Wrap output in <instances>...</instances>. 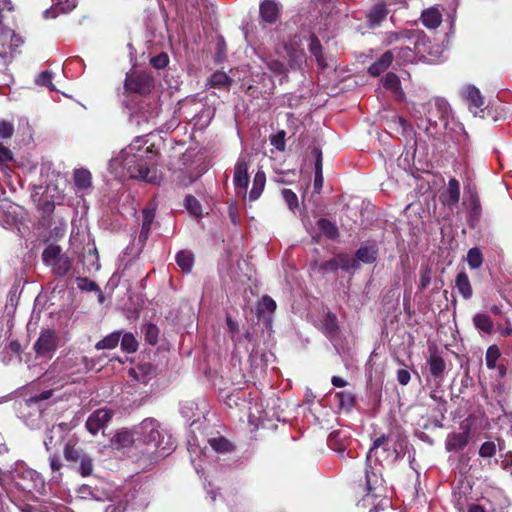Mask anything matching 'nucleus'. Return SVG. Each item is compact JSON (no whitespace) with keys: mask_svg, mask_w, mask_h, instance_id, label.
Instances as JSON below:
<instances>
[{"mask_svg":"<svg viewBox=\"0 0 512 512\" xmlns=\"http://www.w3.org/2000/svg\"><path fill=\"white\" fill-rule=\"evenodd\" d=\"M157 155L151 147L131 144L121 151L118 160L129 178L158 184Z\"/></svg>","mask_w":512,"mask_h":512,"instance_id":"obj_1","label":"nucleus"},{"mask_svg":"<svg viewBox=\"0 0 512 512\" xmlns=\"http://www.w3.org/2000/svg\"><path fill=\"white\" fill-rule=\"evenodd\" d=\"M411 114L418 129L430 137H436L447 128L450 106L445 99L436 97L426 103L415 104Z\"/></svg>","mask_w":512,"mask_h":512,"instance_id":"obj_2","label":"nucleus"},{"mask_svg":"<svg viewBox=\"0 0 512 512\" xmlns=\"http://www.w3.org/2000/svg\"><path fill=\"white\" fill-rule=\"evenodd\" d=\"M311 154L314 158V191L309 198H306V193L302 197L304 209L302 222L311 238L318 242L320 239V208L317 203L320 194V149L315 147Z\"/></svg>","mask_w":512,"mask_h":512,"instance_id":"obj_3","label":"nucleus"},{"mask_svg":"<svg viewBox=\"0 0 512 512\" xmlns=\"http://www.w3.org/2000/svg\"><path fill=\"white\" fill-rule=\"evenodd\" d=\"M63 456L69 467L75 469L82 477L92 475L94 461L75 439H69L63 448Z\"/></svg>","mask_w":512,"mask_h":512,"instance_id":"obj_4","label":"nucleus"},{"mask_svg":"<svg viewBox=\"0 0 512 512\" xmlns=\"http://www.w3.org/2000/svg\"><path fill=\"white\" fill-rule=\"evenodd\" d=\"M42 261L44 265L51 268L52 274L57 278L66 276L72 268V259L63 253L58 244H48L42 252Z\"/></svg>","mask_w":512,"mask_h":512,"instance_id":"obj_5","label":"nucleus"},{"mask_svg":"<svg viewBox=\"0 0 512 512\" xmlns=\"http://www.w3.org/2000/svg\"><path fill=\"white\" fill-rule=\"evenodd\" d=\"M137 434L139 441H142L146 446V453L153 454L161 445L162 432L160 424L157 420L152 418L144 419L137 427Z\"/></svg>","mask_w":512,"mask_h":512,"instance_id":"obj_6","label":"nucleus"},{"mask_svg":"<svg viewBox=\"0 0 512 512\" xmlns=\"http://www.w3.org/2000/svg\"><path fill=\"white\" fill-rule=\"evenodd\" d=\"M154 86V78L148 73L132 71L126 74L124 89L127 94L148 95Z\"/></svg>","mask_w":512,"mask_h":512,"instance_id":"obj_7","label":"nucleus"},{"mask_svg":"<svg viewBox=\"0 0 512 512\" xmlns=\"http://www.w3.org/2000/svg\"><path fill=\"white\" fill-rule=\"evenodd\" d=\"M379 448H382L383 451L387 453L385 459L390 463H394L404 455V441H392L389 437L381 435L373 441L366 457L367 460H369L372 453Z\"/></svg>","mask_w":512,"mask_h":512,"instance_id":"obj_8","label":"nucleus"},{"mask_svg":"<svg viewBox=\"0 0 512 512\" xmlns=\"http://www.w3.org/2000/svg\"><path fill=\"white\" fill-rule=\"evenodd\" d=\"M59 343V337L54 329H43L33 345L37 356H47L54 352Z\"/></svg>","mask_w":512,"mask_h":512,"instance_id":"obj_9","label":"nucleus"},{"mask_svg":"<svg viewBox=\"0 0 512 512\" xmlns=\"http://www.w3.org/2000/svg\"><path fill=\"white\" fill-rule=\"evenodd\" d=\"M113 417V412L107 408H100L94 411L86 421L87 430L96 435L101 429H103Z\"/></svg>","mask_w":512,"mask_h":512,"instance_id":"obj_10","label":"nucleus"},{"mask_svg":"<svg viewBox=\"0 0 512 512\" xmlns=\"http://www.w3.org/2000/svg\"><path fill=\"white\" fill-rule=\"evenodd\" d=\"M0 41L2 42L3 50H0V57L6 62L8 58V53L5 50L7 46L10 49V58H12V54L17 51V49L23 44V39L21 36L17 35L13 29L10 27L4 29L0 33Z\"/></svg>","mask_w":512,"mask_h":512,"instance_id":"obj_11","label":"nucleus"},{"mask_svg":"<svg viewBox=\"0 0 512 512\" xmlns=\"http://www.w3.org/2000/svg\"><path fill=\"white\" fill-rule=\"evenodd\" d=\"M440 202L449 210H454L460 200V183L456 178L448 181L446 189L441 193Z\"/></svg>","mask_w":512,"mask_h":512,"instance_id":"obj_12","label":"nucleus"},{"mask_svg":"<svg viewBox=\"0 0 512 512\" xmlns=\"http://www.w3.org/2000/svg\"><path fill=\"white\" fill-rule=\"evenodd\" d=\"M248 156L240 155L235 167H234V176L233 183L236 189H241L246 191L249 184V175H248Z\"/></svg>","mask_w":512,"mask_h":512,"instance_id":"obj_13","label":"nucleus"},{"mask_svg":"<svg viewBox=\"0 0 512 512\" xmlns=\"http://www.w3.org/2000/svg\"><path fill=\"white\" fill-rule=\"evenodd\" d=\"M463 428L462 432H451L447 435L445 448L448 452L463 450L468 445L470 441V428L468 425Z\"/></svg>","mask_w":512,"mask_h":512,"instance_id":"obj_14","label":"nucleus"},{"mask_svg":"<svg viewBox=\"0 0 512 512\" xmlns=\"http://www.w3.org/2000/svg\"><path fill=\"white\" fill-rule=\"evenodd\" d=\"M464 205H466L470 211V220H478L481 214V204L474 185L468 184L465 187Z\"/></svg>","mask_w":512,"mask_h":512,"instance_id":"obj_15","label":"nucleus"},{"mask_svg":"<svg viewBox=\"0 0 512 512\" xmlns=\"http://www.w3.org/2000/svg\"><path fill=\"white\" fill-rule=\"evenodd\" d=\"M462 94L469 106V109L474 113V115H478L479 112H483L482 107L484 106V98L478 88L473 85H468L464 87Z\"/></svg>","mask_w":512,"mask_h":512,"instance_id":"obj_16","label":"nucleus"},{"mask_svg":"<svg viewBox=\"0 0 512 512\" xmlns=\"http://www.w3.org/2000/svg\"><path fill=\"white\" fill-rule=\"evenodd\" d=\"M259 13L262 21L274 24L280 16V9L275 0H263L259 7Z\"/></svg>","mask_w":512,"mask_h":512,"instance_id":"obj_17","label":"nucleus"},{"mask_svg":"<svg viewBox=\"0 0 512 512\" xmlns=\"http://www.w3.org/2000/svg\"><path fill=\"white\" fill-rule=\"evenodd\" d=\"M156 215L155 207H146L142 210V225L139 234V241L145 243L149 238L152 223L154 222Z\"/></svg>","mask_w":512,"mask_h":512,"instance_id":"obj_18","label":"nucleus"},{"mask_svg":"<svg viewBox=\"0 0 512 512\" xmlns=\"http://www.w3.org/2000/svg\"><path fill=\"white\" fill-rule=\"evenodd\" d=\"M327 265L331 268H340L345 271L359 268V263L356 258L344 253L337 255L332 261L328 262Z\"/></svg>","mask_w":512,"mask_h":512,"instance_id":"obj_19","label":"nucleus"},{"mask_svg":"<svg viewBox=\"0 0 512 512\" xmlns=\"http://www.w3.org/2000/svg\"><path fill=\"white\" fill-rule=\"evenodd\" d=\"M327 446L336 452L340 458H345L347 444L345 437L342 436L341 432L334 431L330 433L327 438Z\"/></svg>","mask_w":512,"mask_h":512,"instance_id":"obj_20","label":"nucleus"},{"mask_svg":"<svg viewBox=\"0 0 512 512\" xmlns=\"http://www.w3.org/2000/svg\"><path fill=\"white\" fill-rule=\"evenodd\" d=\"M74 184L78 190L86 191L92 186V174L88 169H75L73 173Z\"/></svg>","mask_w":512,"mask_h":512,"instance_id":"obj_21","label":"nucleus"},{"mask_svg":"<svg viewBox=\"0 0 512 512\" xmlns=\"http://www.w3.org/2000/svg\"><path fill=\"white\" fill-rule=\"evenodd\" d=\"M393 61V52L386 51L382 56L370 65L368 72L372 76H379L383 73Z\"/></svg>","mask_w":512,"mask_h":512,"instance_id":"obj_22","label":"nucleus"},{"mask_svg":"<svg viewBox=\"0 0 512 512\" xmlns=\"http://www.w3.org/2000/svg\"><path fill=\"white\" fill-rule=\"evenodd\" d=\"M387 14L388 11L384 4L378 3L373 6L367 14L369 27L375 28L379 26L381 22L386 18Z\"/></svg>","mask_w":512,"mask_h":512,"instance_id":"obj_23","label":"nucleus"},{"mask_svg":"<svg viewBox=\"0 0 512 512\" xmlns=\"http://www.w3.org/2000/svg\"><path fill=\"white\" fill-rule=\"evenodd\" d=\"M378 250L375 245H362L355 254L357 262L371 264L377 259Z\"/></svg>","mask_w":512,"mask_h":512,"instance_id":"obj_24","label":"nucleus"},{"mask_svg":"<svg viewBox=\"0 0 512 512\" xmlns=\"http://www.w3.org/2000/svg\"><path fill=\"white\" fill-rule=\"evenodd\" d=\"M325 335L334 341L339 335V326L337 322V317L335 314L328 312L323 320V325Z\"/></svg>","mask_w":512,"mask_h":512,"instance_id":"obj_25","label":"nucleus"},{"mask_svg":"<svg viewBox=\"0 0 512 512\" xmlns=\"http://www.w3.org/2000/svg\"><path fill=\"white\" fill-rule=\"evenodd\" d=\"M421 20L425 27L435 29L441 24L442 15L438 9L430 8L422 12Z\"/></svg>","mask_w":512,"mask_h":512,"instance_id":"obj_26","label":"nucleus"},{"mask_svg":"<svg viewBox=\"0 0 512 512\" xmlns=\"http://www.w3.org/2000/svg\"><path fill=\"white\" fill-rule=\"evenodd\" d=\"M265 183L266 175L263 171L259 170L254 176L253 185L249 192V199L251 201H255L261 196L265 187Z\"/></svg>","mask_w":512,"mask_h":512,"instance_id":"obj_27","label":"nucleus"},{"mask_svg":"<svg viewBox=\"0 0 512 512\" xmlns=\"http://www.w3.org/2000/svg\"><path fill=\"white\" fill-rule=\"evenodd\" d=\"M455 286L464 299L467 300L472 297V287L468 275L465 272L457 274Z\"/></svg>","mask_w":512,"mask_h":512,"instance_id":"obj_28","label":"nucleus"},{"mask_svg":"<svg viewBox=\"0 0 512 512\" xmlns=\"http://www.w3.org/2000/svg\"><path fill=\"white\" fill-rule=\"evenodd\" d=\"M121 331H114L110 333L109 335L105 336L103 339L98 341L95 344V348L97 350H104V349H114L118 346L120 338H121Z\"/></svg>","mask_w":512,"mask_h":512,"instance_id":"obj_29","label":"nucleus"},{"mask_svg":"<svg viewBox=\"0 0 512 512\" xmlns=\"http://www.w3.org/2000/svg\"><path fill=\"white\" fill-rule=\"evenodd\" d=\"M473 323L478 330L486 334H490L493 331V321L487 314H475L473 317Z\"/></svg>","mask_w":512,"mask_h":512,"instance_id":"obj_30","label":"nucleus"},{"mask_svg":"<svg viewBox=\"0 0 512 512\" xmlns=\"http://www.w3.org/2000/svg\"><path fill=\"white\" fill-rule=\"evenodd\" d=\"M429 370L435 377H441L445 371V362L437 353H432L429 358Z\"/></svg>","mask_w":512,"mask_h":512,"instance_id":"obj_31","label":"nucleus"},{"mask_svg":"<svg viewBox=\"0 0 512 512\" xmlns=\"http://www.w3.org/2000/svg\"><path fill=\"white\" fill-rule=\"evenodd\" d=\"M176 263L183 272H190L194 264V256L190 251L182 250L176 255Z\"/></svg>","mask_w":512,"mask_h":512,"instance_id":"obj_32","label":"nucleus"},{"mask_svg":"<svg viewBox=\"0 0 512 512\" xmlns=\"http://www.w3.org/2000/svg\"><path fill=\"white\" fill-rule=\"evenodd\" d=\"M209 444L218 453H229L234 450V445L223 436L209 439Z\"/></svg>","mask_w":512,"mask_h":512,"instance_id":"obj_33","label":"nucleus"},{"mask_svg":"<svg viewBox=\"0 0 512 512\" xmlns=\"http://www.w3.org/2000/svg\"><path fill=\"white\" fill-rule=\"evenodd\" d=\"M382 482L380 476L370 467L365 470V485L368 494L372 493Z\"/></svg>","mask_w":512,"mask_h":512,"instance_id":"obj_34","label":"nucleus"},{"mask_svg":"<svg viewBox=\"0 0 512 512\" xmlns=\"http://www.w3.org/2000/svg\"><path fill=\"white\" fill-rule=\"evenodd\" d=\"M232 83V79L224 72H215L211 75L210 85L214 88H228Z\"/></svg>","mask_w":512,"mask_h":512,"instance_id":"obj_35","label":"nucleus"},{"mask_svg":"<svg viewBox=\"0 0 512 512\" xmlns=\"http://www.w3.org/2000/svg\"><path fill=\"white\" fill-rule=\"evenodd\" d=\"M121 349L127 353H134L138 349V342L134 335L130 332L121 335L120 338Z\"/></svg>","mask_w":512,"mask_h":512,"instance_id":"obj_36","label":"nucleus"},{"mask_svg":"<svg viewBox=\"0 0 512 512\" xmlns=\"http://www.w3.org/2000/svg\"><path fill=\"white\" fill-rule=\"evenodd\" d=\"M185 207L189 213L197 218L202 216L201 203L193 195H187L185 198Z\"/></svg>","mask_w":512,"mask_h":512,"instance_id":"obj_37","label":"nucleus"},{"mask_svg":"<svg viewBox=\"0 0 512 512\" xmlns=\"http://www.w3.org/2000/svg\"><path fill=\"white\" fill-rule=\"evenodd\" d=\"M270 144L275 147L279 152L286 150V132L279 130L269 137Z\"/></svg>","mask_w":512,"mask_h":512,"instance_id":"obj_38","label":"nucleus"},{"mask_svg":"<svg viewBox=\"0 0 512 512\" xmlns=\"http://www.w3.org/2000/svg\"><path fill=\"white\" fill-rule=\"evenodd\" d=\"M281 195L287 204L289 210L295 213V210L299 207L298 196L291 189H282Z\"/></svg>","mask_w":512,"mask_h":512,"instance_id":"obj_39","label":"nucleus"},{"mask_svg":"<svg viewBox=\"0 0 512 512\" xmlns=\"http://www.w3.org/2000/svg\"><path fill=\"white\" fill-rule=\"evenodd\" d=\"M384 88L391 90L394 93L400 91V80L395 73L389 72L382 79Z\"/></svg>","mask_w":512,"mask_h":512,"instance_id":"obj_40","label":"nucleus"},{"mask_svg":"<svg viewBox=\"0 0 512 512\" xmlns=\"http://www.w3.org/2000/svg\"><path fill=\"white\" fill-rule=\"evenodd\" d=\"M322 235L330 240H337L339 237L337 226L326 219H322Z\"/></svg>","mask_w":512,"mask_h":512,"instance_id":"obj_41","label":"nucleus"},{"mask_svg":"<svg viewBox=\"0 0 512 512\" xmlns=\"http://www.w3.org/2000/svg\"><path fill=\"white\" fill-rule=\"evenodd\" d=\"M467 262L472 269L479 268L483 262L481 251L478 248H471L467 254Z\"/></svg>","mask_w":512,"mask_h":512,"instance_id":"obj_42","label":"nucleus"},{"mask_svg":"<svg viewBox=\"0 0 512 512\" xmlns=\"http://www.w3.org/2000/svg\"><path fill=\"white\" fill-rule=\"evenodd\" d=\"M13 5L10 0H0V33L8 28L9 26L5 23L6 22V15L5 12H12L13 11Z\"/></svg>","mask_w":512,"mask_h":512,"instance_id":"obj_43","label":"nucleus"},{"mask_svg":"<svg viewBox=\"0 0 512 512\" xmlns=\"http://www.w3.org/2000/svg\"><path fill=\"white\" fill-rule=\"evenodd\" d=\"M77 282H78V288L82 291L101 293V289L97 285V283L90 280L87 277H78Z\"/></svg>","mask_w":512,"mask_h":512,"instance_id":"obj_44","label":"nucleus"},{"mask_svg":"<svg viewBox=\"0 0 512 512\" xmlns=\"http://www.w3.org/2000/svg\"><path fill=\"white\" fill-rule=\"evenodd\" d=\"M159 328L155 324H148L145 327V340L150 345H156L158 343Z\"/></svg>","mask_w":512,"mask_h":512,"instance_id":"obj_45","label":"nucleus"},{"mask_svg":"<svg viewBox=\"0 0 512 512\" xmlns=\"http://www.w3.org/2000/svg\"><path fill=\"white\" fill-rule=\"evenodd\" d=\"M276 302L268 295H265L261 298V301L258 304V312L262 314L263 312L273 313L276 310Z\"/></svg>","mask_w":512,"mask_h":512,"instance_id":"obj_46","label":"nucleus"},{"mask_svg":"<svg viewBox=\"0 0 512 512\" xmlns=\"http://www.w3.org/2000/svg\"><path fill=\"white\" fill-rule=\"evenodd\" d=\"M35 83L39 86L48 87L51 91L56 90L52 82V72L42 71L35 79Z\"/></svg>","mask_w":512,"mask_h":512,"instance_id":"obj_47","label":"nucleus"},{"mask_svg":"<svg viewBox=\"0 0 512 512\" xmlns=\"http://www.w3.org/2000/svg\"><path fill=\"white\" fill-rule=\"evenodd\" d=\"M267 66L271 72L277 75H285L288 72L285 63L277 59L270 60Z\"/></svg>","mask_w":512,"mask_h":512,"instance_id":"obj_48","label":"nucleus"},{"mask_svg":"<svg viewBox=\"0 0 512 512\" xmlns=\"http://www.w3.org/2000/svg\"><path fill=\"white\" fill-rule=\"evenodd\" d=\"M14 134V124L7 120H0V139L11 138Z\"/></svg>","mask_w":512,"mask_h":512,"instance_id":"obj_49","label":"nucleus"},{"mask_svg":"<svg viewBox=\"0 0 512 512\" xmlns=\"http://www.w3.org/2000/svg\"><path fill=\"white\" fill-rule=\"evenodd\" d=\"M169 63V57L165 52H162L150 59V64L156 69H163Z\"/></svg>","mask_w":512,"mask_h":512,"instance_id":"obj_50","label":"nucleus"},{"mask_svg":"<svg viewBox=\"0 0 512 512\" xmlns=\"http://www.w3.org/2000/svg\"><path fill=\"white\" fill-rule=\"evenodd\" d=\"M337 397L339 398L340 406L346 409H351L354 406V396L348 392H338Z\"/></svg>","mask_w":512,"mask_h":512,"instance_id":"obj_51","label":"nucleus"},{"mask_svg":"<svg viewBox=\"0 0 512 512\" xmlns=\"http://www.w3.org/2000/svg\"><path fill=\"white\" fill-rule=\"evenodd\" d=\"M499 358V351L495 346H490L486 352V365L488 368H494L496 366L497 359Z\"/></svg>","mask_w":512,"mask_h":512,"instance_id":"obj_52","label":"nucleus"},{"mask_svg":"<svg viewBox=\"0 0 512 512\" xmlns=\"http://www.w3.org/2000/svg\"><path fill=\"white\" fill-rule=\"evenodd\" d=\"M496 453V445L494 442H484L480 449H479V455L483 458H491Z\"/></svg>","mask_w":512,"mask_h":512,"instance_id":"obj_53","label":"nucleus"},{"mask_svg":"<svg viewBox=\"0 0 512 512\" xmlns=\"http://www.w3.org/2000/svg\"><path fill=\"white\" fill-rule=\"evenodd\" d=\"M14 159L12 151L0 143V165L12 162Z\"/></svg>","mask_w":512,"mask_h":512,"instance_id":"obj_54","label":"nucleus"},{"mask_svg":"<svg viewBox=\"0 0 512 512\" xmlns=\"http://www.w3.org/2000/svg\"><path fill=\"white\" fill-rule=\"evenodd\" d=\"M310 50L314 55L317 64L320 66V42L315 35L311 37Z\"/></svg>","mask_w":512,"mask_h":512,"instance_id":"obj_55","label":"nucleus"},{"mask_svg":"<svg viewBox=\"0 0 512 512\" xmlns=\"http://www.w3.org/2000/svg\"><path fill=\"white\" fill-rule=\"evenodd\" d=\"M411 379L410 372L406 369H399L397 371V380L401 385H407Z\"/></svg>","mask_w":512,"mask_h":512,"instance_id":"obj_56","label":"nucleus"},{"mask_svg":"<svg viewBox=\"0 0 512 512\" xmlns=\"http://www.w3.org/2000/svg\"><path fill=\"white\" fill-rule=\"evenodd\" d=\"M49 462H50V467H51L52 471H60L61 468L63 467L60 456L57 454L50 455Z\"/></svg>","mask_w":512,"mask_h":512,"instance_id":"obj_57","label":"nucleus"},{"mask_svg":"<svg viewBox=\"0 0 512 512\" xmlns=\"http://www.w3.org/2000/svg\"><path fill=\"white\" fill-rule=\"evenodd\" d=\"M52 2L61 12H68L74 8L69 0H52Z\"/></svg>","mask_w":512,"mask_h":512,"instance_id":"obj_58","label":"nucleus"},{"mask_svg":"<svg viewBox=\"0 0 512 512\" xmlns=\"http://www.w3.org/2000/svg\"><path fill=\"white\" fill-rule=\"evenodd\" d=\"M53 395V390H44L42 391L41 393L35 395V396H32L29 401L31 402H40V401H44V400H47L49 398H51Z\"/></svg>","mask_w":512,"mask_h":512,"instance_id":"obj_59","label":"nucleus"},{"mask_svg":"<svg viewBox=\"0 0 512 512\" xmlns=\"http://www.w3.org/2000/svg\"><path fill=\"white\" fill-rule=\"evenodd\" d=\"M430 281H431L430 271L426 270L421 274V277H420V283H419L420 289L421 290L426 289L427 286L430 284Z\"/></svg>","mask_w":512,"mask_h":512,"instance_id":"obj_60","label":"nucleus"},{"mask_svg":"<svg viewBox=\"0 0 512 512\" xmlns=\"http://www.w3.org/2000/svg\"><path fill=\"white\" fill-rule=\"evenodd\" d=\"M239 401H244L243 399H241L237 394H230L226 397V404L230 407V408H233L235 406H238L239 405Z\"/></svg>","mask_w":512,"mask_h":512,"instance_id":"obj_61","label":"nucleus"},{"mask_svg":"<svg viewBox=\"0 0 512 512\" xmlns=\"http://www.w3.org/2000/svg\"><path fill=\"white\" fill-rule=\"evenodd\" d=\"M55 209V203L53 201H45L41 204L40 210L45 214H51L53 213Z\"/></svg>","mask_w":512,"mask_h":512,"instance_id":"obj_62","label":"nucleus"},{"mask_svg":"<svg viewBox=\"0 0 512 512\" xmlns=\"http://www.w3.org/2000/svg\"><path fill=\"white\" fill-rule=\"evenodd\" d=\"M468 512H486V508L477 503H470L467 506Z\"/></svg>","mask_w":512,"mask_h":512,"instance_id":"obj_63","label":"nucleus"},{"mask_svg":"<svg viewBox=\"0 0 512 512\" xmlns=\"http://www.w3.org/2000/svg\"><path fill=\"white\" fill-rule=\"evenodd\" d=\"M331 382L335 387L338 388L345 387L347 385V381L339 376H333Z\"/></svg>","mask_w":512,"mask_h":512,"instance_id":"obj_64","label":"nucleus"}]
</instances>
